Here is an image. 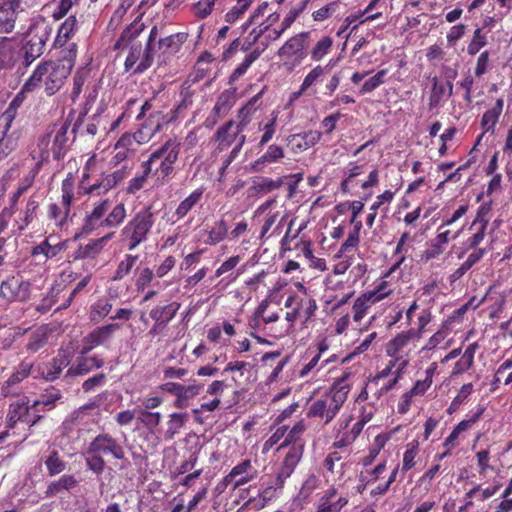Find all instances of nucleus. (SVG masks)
I'll list each match as a JSON object with an SVG mask.
<instances>
[{"label": "nucleus", "mask_w": 512, "mask_h": 512, "mask_svg": "<svg viewBox=\"0 0 512 512\" xmlns=\"http://www.w3.org/2000/svg\"><path fill=\"white\" fill-rule=\"evenodd\" d=\"M351 372H344L334 379L329 389L315 399L307 409L308 418H319L324 424H329L340 412L352 388Z\"/></svg>", "instance_id": "obj_1"}, {"label": "nucleus", "mask_w": 512, "mask_h": 512, "mask_svg": "<svg viewBox=\"0 0 512 512\" xmlns=\"http://www.w3.org/2000/svg\"><path fill=\"white\" fill-rule=\"evenodd\" d=\"M127 216L126 207L118 203L111 208L108 198L93 203L83 219L82 232L92 233L98 229H111L119 227Z\"/></svg>", "instance_id": "obj_2"}, {"label": "nucleus", "mask_w": 512, "mask_h": 512, "mask_svg": "<svg viewBox=\"0 0 512 512\" xmlns=\"http://www.w3.org/2000/svg\"><path fill=\"white\" fill-rule=\"evenodd\" d=\"M70 123L67 120L56 122L49 126L46 132L37 140L36 146L31 150L33 160L44 164L49 159L50 152L54 158L60 159L68 149V131Z\"/></svg>", "instance_id": "obj_3"}, {"label": "nucleus", "mask_w": 512, "mask_h": 512, "mask_svg": "<svg viewBox=\"0 0 512 512\" xmlns=\"http://www.w3.org/2000/svg\"><path fill=\"white\" fill-rule=\"evenodd\" d=\"M180 152V143L176 139L167 140L143 162L142 167L151 172L154 186H162L171 177Z\"/></svg>", "instance_id": "obj_4"}, {"label": "nucleus", "mask_w": 512, "mask_h": 512, "mask_svg": "<svg viewBox=\"0 0 512 512\" xmlns=\"http://www.w3.org/2000/svg\"><path fill=\"white\" fill-rule=\"evenodd\" d=\"M70 66L61 62L46 61L39 64L24 84V91H34L43 86L47 95H54L70 74Z\"/></svg>", "instance_id": "obj_5"}, {"label": "nucleus", "mask_w": 512, "mask_h": 512, "mask_svg": "<svg viewBox=\"0 0 512 512\" xmlns=\"http://www.w3.org/2000/svg\"><path fill=\"white\" fill-rule=\"evenodd\" d=\"M187 39L185 33H175L169 36L159 38L157 27H153L150 31L147 45L145 48V55L140 64L136 67V72H143L148 69L155 57L165 61L166 57L177 53L183 43Z\"/></svg>", "instance_id": "obj_6"}, {"label": "nucleus", "mask_w": 512, "mask_h": 512, "mask_svg": "<svg viewBox=\"0 0 512 512\" xmlns=\"http://www.w3.org/2000/svg\"><path fill=\"white\" fill-rule=\"evenodd\" d=\"M286 447L288 450L276 475L263 483L265 488L259 494L263 499H271L275 491L284 487L285 481L293 474L303 456L305 442H297Z\"/></svg>", "instance_id": "obj_7"}, {"label": "nucleus", "mask_w": 512, "mask_h": 512, "mask_svg": "<svg viewBox=\"0 0 512 512\" xmlns=\"http://www.w3.org/2000/svg\"><path fill=\"white\" fill-rule=\"evenodd\" d=\"M52 31L51 23L44 17L36 16L32 19L22 47L24 58L28 64L44 53L45 45Z\"/></svg>", "instance_id": "obj_8"}, {"label": "nucleus", "mask_w": 512, "mask_h": 512, "mask_svg": "<svg viewBox=\"0 0 512 512\" xmlns=\"http://www.w3.org/2000/svg\"><path fill=\"white\" fill-rule=\"evenodd\" d=\"M154 225L153 213L150 208H143L121 230V239L128 243V249L134 250L147 240Z\"/></svg>", "instance_id": "obj_9"}, {"label": "nucleus", "mask_w": 512, "mask_h": 512, "mask_svg": "<svg viewBox=\"0 0 512 512\" xmlns=\"http://www.w3.org/2000/svg\"><path fill=\"white\" fill-rule=\"evenodd\" d=\"M98 161L97 155L93 154L87 160L84 173L81 180V189L84 194L88 195H102L106 194L109 190L115 187L125 177V173L122 170H117L111 174L102 175L101 179L93 184H88L89 178L88 172L91 171Z\"/></svg>", "instance_id": "obj_10"}, {"label": "nucleus", "mask_w": 512, "mask_h": 512, "mask_svg": "<svg viewBox=\"0 0 512 512\" xmlns=\"http://www.w3.org/2000/svg\"><path fill=\"white\" fill-rule=\"evenodd\" d=\"M309 32L299 33L289 38L278 50L283 65L292 70L306 58Z\"/></svg>", "instance_id": "obj_11"}, {"label": "nucleus", "mask_w": 512, "mask_h": 512, "mask_svg": "<svg viewBox=\"0 0 512 512\" xmlns=\"http://www.w3.org/2000/svg\"><path fill=\"white\" fill-rule=\"evenodd\" d=\"M138 33L137 28H128L123 31L114 45L115 49L124 48L126 45L130 46L129 54L125 60V69L126 71L133 70L134 73H137L135 69L145 55V50L142 49L141 43L135 41Z\"/></svg>", "instance_id": "obj_12"}, {"label": "nucleus", "mask_w": 512, "mask_h": 512, "mask_svg": "<svg viewBox=\"0 0 512 512\" xmlns=\"http://www.w3.org/2000/svg\"><path fill=\"white\" fill-rule=\"evenodd\" d=\"M85 453H96L100 456H112L123 459L125 451L123 446L111 435L102 433L97 435L88 445Z\"/></svg>", "instance_id": "obj_13"}, {"label": "nucleus", "mask_w": 512, "mask_h": 512, "mask_svg": "<svg viewBox=\"0 0 512 512\" xmlns=\"http://www.w3.org/2000/svg\"><path fill=\"white\" fill-rule=\"evenodd\" d=\"M30 286L29 281L13 276L1 283L0 296L9 302H24L29 299Z\"/></svg>", "instance_id": "obj_14"}, {"label": "nucleus", "mask_w": 512, "mask_h": 512, "mask_svg": "<svg viewBox=\"0 0 512 512\" xmlns=\"http://www.w3.org/2000/svg\"><path fill=\"white\" fill-rule=\"evenodd\" d=\"M338 490L335 486H330L318 498L315 504L314 512H341L349 503L348 495L337 497Z\"/></svg>", "instance_id": "obj_15"}, {"label": "nucleus", "mask_w": 512, "mask_h": 512, "mask_svg": "<svg viewBox=\"0 0 512 512\" xmlns=\"http://www.w3.org/2000/svg\"><path fill=\"white\" fill-rule=\"evenodd\" d=\"M120 327V324L112 323L94 329L84 338V343L87 346L83 348L81 353L86 354L93 348L106 344Z\"/></svg>", "instance_id": "obj_16"}, {"label": "nucleus", "mask_w": 512, "mask_h": 512, "mask_svg": "<svg viewBox=\"0 0 512 512\" xmlns=\"http://www.w3.org/2000/svg\"><path fill=\"white\" fill-rule=\"evenodd\" d=\"M256 469L252 466L251 461L246 459L236 465L229 474L226 475V487L232 485V489L248 483L256 476Z\"/></svg>", "instance_id": "obj_17"}, {"label": "nucleus", "mask_w": 512, "mask_h": 512, "mask_svg": "<svg viewBox=\"0 0 512 512\" xmlns=\"http://www.w3.org/2000/svg\"><path fill=\"white\" fill-rule=\"evenodd\" d=\"M283 309L278 304H272L269 300L264 299L260 302L254 312V321L257 326L261 323L268 325L274 324L280 318Z\"/></svg>", "instance_id": "obj_18"}, {"label": "nucleus", "mask_w": 512, "mask_h": 512, "mask_svg": "<svg viewBox=\"0 0 512 512\" xmlns=\"http://www.w3.org/2000/svg\"><path fill=\"white\" fill-rule=\"evenodd\" d=\"M504 100L502 98L496 99L494 106L484 112L481 118V128L483 133L478 137L477 143H479L485 133L494 134L495 127L499 122V118L503 112Z\"/></svg>", "instance_id": "obj_19"}, {"label": "nucleus", "mask_w": 512, "mask_h": 512, "mask_svg": "<svg viewBox=\"0 0 512 512\" xmlns=\"http://www.w3.org/2000/svg\"><path fill=\"white\" fill-rule=\"evenodd\" d=\"M321 136V132L309 130L300 134L290 135L288 140L294 152H302L316 145L320 141Z\"/></svg>", "instance_id": "obj_20"}, {"label": "nucleus", "mask_w": 512, "mask_h": 512, "mask_svg": "<svg viewBox=\"0 0 512 512\" xmlns=\"http://www.w3.org/2000/svg\"><path fill=\"white\" fill-rule=\"evenodd\" d=\"M415 338L412 331H402L394 336L386 345V354L392 359L399 361L402 352L409 345L411 340Z\"/></svg>", "instance_id": "obj_21"}, {"label": "nucleus", "mask_w": 512, "mask_h": 512, "mask_svg": "<svg viewBox=\"0 0 512 512\" xmlns=\"http://www.w3.org/2000/svg\"><path fill=\"white\" fill-rule=\"evenodd\" d=\"M115 235V232H110L100 238L93 239L89 241L86 245L81 246L77 252H76V258L79 259H86L90 258L93 259L97 257L101 251L104 249L106 244L112 237Z\"/></svg>", "instance_id": "obj_22"}, {"label": "nucleus", "mask_w": 512, "mask_h": 512, "mask_svg": "<svg viewBox=\"0 0 512 512\" xmlns=\"http://www.w3.org/2000/svg\"><path fill=\"white\" fill-rule=\"evenodd\" d=\"M136 147L132 144L129 133L123 134L114 146V155L110 160L112 166H117L134 154Z\"/></svg>", "instance_id": "obj_23"}, {"label": "nucleus", "mask_w": 512, "mask_h": 512, "mask_svg": "<svg viewBox=\"0 0 512 512\" xmlns=\"http://www.w3.org/2000/svg\"><path fill=\"white\" fill-rule=\"evenodd\" d=\"M24 9L16 8L14 4L11 7L6 6V1L0 4V33H10L15 28L17 14Z\"/></svg>", "instance_id": "obj_24"}, {"label": "nucleus", "mask_w": 512, "mask_h": 512, "mask_svg": "<svg viewBox=\"0 0 512 512\" xmlns=\"http://www.w3.org/2000/svg\"><path fill=\"white\" fill-rule=\"evenodd\" d=\"M26 92L27 91H24V86H23L21 91L15 96V98L9 104V107L6 109V111L0 117V139L3 137V135L6 132H8L11 122L15 117L16 110L22 104V102L24 100V94Z\"/></svg>", "instance_id": "obj_25"}, {"label": "nucleus", "mask_w": 512, "mask_h": 512, "mask_svg": "<svg viewBox=\"0 0 512 512\" xmlns=\"http://www.w3.org/2000/svg\"><path fill=\"white\" fill-rule=\"evenodd\" d=\"M8 427H14L18 422L30 424L29 408L23 401H16L10 405L7 415Z\"/></svg>", "instance_id": "obj_26"}, {"label": "nucleus", "mask_w": 512, "mask_h": 512, "mask_svg": "<svg viewBox=\"0 0 512 512\" xmlns=\"http://www.w3.org/2000/svg\"><path fill=\"white\" fill-rule=\"evenodd\" d=\"M78 22L75 16H69L59 27L53 46L61 48L75 34Z\"/></svg>", "instance_id": "obj_27"}, {"label": "nucleus", "mask_w": 512, "mask_h": 512, "mask_svg": "<svg viewBox=\"0 0 512 512\" xmlns=\"http://www.w3.org/2000/svg\"><path fill=\"white\" fill-rule=\"evenodd\" d=\"M103 363V359L97 356L81 357L76 364L69 368L68 374L71 376L84 375L94 369L100 368Z\"/></svg>", "instance_id": "obj_28"}, {"label": "nucleus", "mask_w": 512, "mask_h": 512, "mask_svg": "<svg viewBox=\"0 0 512 512\" xmlns=\"http://www.w3.org/2000/svg\"><path fill=\"white\" fill-rule=\"evenodd\" d=\"M187 420V413H171L166 421V430L163 432L164 440H172L174 436L180 432Z\"/></svg>", "instance_id": "obj_29"}, {"label": "nucleus", "mask_w": 512, "mask_h": 512, "mask_svg": "<svg viewBox=\"0 0 512 512\" xmlns=\"http://www.w3.org/2000/svg\"><path fill=\"white\" fill-rule=\"evenodd\" d=\"M283 32L281 29H270L269 25L261 23L258 28L252 31L254 34L252 42H259L264 47H267L271 42L277 40Z\"/></svg>", "instance_id": "obj_30"}, {"label": "nucleus", "mask_w": 512, "mask_h": 512, "mask_svg": "<svg viewBox=\"0 0 512 512\" xmlns=\"http://www.w3.org/2000/svg\"><path fill=\"white\" fill-rule=\"evenodd\" d=\"M179 304L171 303L165 306H157L150 311V317L157 322V325H166L176 315Z\"/></svg>", "instance_id": "obj_31"}, {"label": "nucleus", "mask_w": 512, "mask_h": 512, "mask_svg": "<svg viewBox=\"0 0 512 512\" xmlns=\"http://www.w3.org/2000/svg\"><path fill=\"white\" fill-rule=\"evenodd\" d=\"M38 207V201L34 198H29L25 208L20 211L18 218L15 220V226L18 231H23L33 221Z\"/></svg>", "instance_id": "obj_32"}, {"label": "nucleus", "mask_w": 512, "mask_h": 512, "mask_svg": "<svg viewBox=\"0 0 512 512\" xmlns=\"http://www.w3.org/2000/svg\"><path fill=\"white\" fill-rule=\"evenodd\" d=\"M327 72V66L321 65L315 66L311 69L308 74L304 77L302 82V89H309V95H315L317 90L314 87L323 81V78Z\"/></svg>", "instance_id": "obj_33"}, {"label": "nucleus", "mask_w": 512, "mask_h": 512, "mask_svg": "<svg viewBox=\"0 0 512 512\" xmlns=\"http://www.w3.org/2000/svg\"><path fill=\"white\" fill-rule=\"evenodd\" d=\"M203 190L196 189L189 196L180 202L175 210L178 219L185 217L193 208H195L202 200Z\"/></svg>", "instance_id": "obj_34"}, {"label": "nucleus", "mask_w": 512, "mask_h": 512, "mask_svg": "<svg viewBox=\"0 0 512 512\" xmlns=\"http://www.w3.org/2000/svg\"><path fill=\"white\" fill-rule=\"evenodd\" d=\"M373 305L374 303L371 298H369L365 293L358 296L352 305L353 321L360 323Z\"/></svg>", "instance_id": "obj_35"}, {"label": "nucleus", "mask_w": 512, "mask_h": 512, "mask_svg": "<svg viewBox=\"0 0 512 512\" xmlns=\"http://www.w3.org/2000/svg\"><path fill=\"white\" fill-rule=\"evenodd\" d=\"M420 443L417 439L412 440L406 445V450L403 453L401 472L404 475L416 465V458L419 454Z\"/></svg>", "instance_id": "obj_36"}, {"label": "nucleus", "mask_w": 512, "mask_h": 512, "mask_svg": "<svg viewBox=\"0 0 512 512\" xmlns=\"http://www.w3.org/2000/svg\"><path fill=\"white\" fill-rule=\"evenodd\" d=\"M306 430V425L303 420L296 422L290 429L288 428L286 438L283 443L280 444L278 450L286 448V446L296 444L297 442H304L301 438Z\"/></svg>", "instance_id": "obj_37"}, {"label": "nucleus", "mask_w": 512, "mask_h": 512, "mask_svg": "<svg viewBox=\"0 0 512 512\" xmlns=\"http://www.w3.org/2000/svg\"><path fill=\"white\" fill-rule=\"evenodd\" d=\"M333 38L325 35L322 36L310 51V56L313 61H320L328 55L333 47Z\"/></svg>", "instance_id": "obj_38"}, {"label": "nucleus", "mask_w": 512, "mask_h": 512, "mask_svg": "<svg viewBox=\"0 0 512 512\" xmlns=\"http://www.w3.org/2000/svg\"><path fill=\"white\" fill-rule=\"evenodd\" d=\"M200 392V386L196 384H191L184 386L182 385L176 399L174 401V406L179 409L186 408L188 406V401L198 395Z\"/></svg>", "instance_id": "obj_39"}, {"label": "nucleus", "mask_w": 512, "mask_h": 512, "mask_svg": "<svg viewBox=\"0 0 512 512\" xmlns=\"http://www.w3.org/2000/svg\"><path fill=\"white\" fill-rule=\"evenodd\" d=\"M380 17H382V13L381 12H376L374 14L367 15L365 18L360 16V12L359 11L356 12V13H352V14L348 15L344 19L343 24L340 26V28L337 31V36H342L350 28V26L352 24H354L355 22H357V21H359V23L362 24V23L367 22V21L376 20V19H378Z\"/></svg>", "instance_id": "obj_40"}, {"label": "nucleus", "mask_w": 512, "mask_h": 512, "mask_svg": "<svg viewBox=\"0 0 512 512\" xmlns=\"http://www.w3.org/2000/svg\"><path fill=\"white\" fill-rule=\"evenodd\" d=\"M451 333V328H447L446 324L440 325L439 329L426 341L425 345L421 348V353H425L437 348Z\"/></svg>", "instance_id": "obj_41"}, {"label": "nucleus", "mask_w": 512, "mask_h": 512, "mask_svg": "<svg viewBox=\"0 0 512 512\" xmlns=\"http://www.w3.org/2000/svg\"><path fill=\"white\" fill-rule=\"evenodd\" d=\"M70 211L58 203L49 205L48 216L55 225L62 228L68 223Z\"/></svg>", "instance_id": "obj_42"}, {"label": "nucleus", "mask_w": 512, "mask_h": 512, "mask_svg": "<svg viewBox=\"0 0 512 512\" xmlns=\"http://www.w3.org/2000/svg\"><path fill=\"white\" fill-rule=\"evenodd\" d=\"M390 283L386 280H381L372 290L364 292L371 298L374 304L384 300L393 293Z\"/></svg>", "instance_id": "obj_43"}, {"label": "nucleus", "mask_w": 512, "mask_h": 512, "mask_svg": "<svg viewBox=\"0 0 512 512\" xmlns=\"http://www.w3.org/2000/svg\"><path fill=\"white\" fill-rule=\"evenodd\" d=\"M298 319H302L300 307L296 305L291 309V311H287L285 314L286 324L281 326V328L271 334L274 337H281L288 334L293 328Z\"/></svg>", "instance_id": "obj_44"}, {"label": "nucleus", "mask_w": 512, "mask_h": 512, "mask_svg": "<svg viewBox=\"0 0 512 512\" xmlns=\"http://www.w3.org/2000/svg\"><path fill=\"white\" fill-rule=\"evenodd\" d=\"M76 485V479L72 475H63L57 481L49 484L46 494L54 496L62 490H69Z\"/></svg>", "instance_id": "obj_45"}, {"label": "nucleus", "mask_w": 512, "mask_h": 512, "mask_svg": "<svg viewBox=\"0 0 512 512\" xmlns=\"http://www.w3.org/2000/svg\"><path fill=\"white\" fill-rule=\"evenodd\" d=\"M260 53H261L260 51L255 49V50L245 54V58L243 59L241 64H239L234 69L233 73L231 74V76L229 78V82L232 83L233 81L237 80L239 77L244 75L246 73V71L248 70V68L251 66V64L256 59H258V57L260 56Z\"/></svg>", "instance_id": "obj_46"}, {"label": "nucleus", "mask_w": 512, "mask_h": 512, "mask_svg": "<svg viewBox=\"0 0 512 512\" xmlns=\"http://www.w3.org/2000/svg\"><path fill=\"white\" fill-rule=\"evenodd\" d=\"M387 73V69L379 70L375 75H373L363 83L359 90V93L361 95H365L376 90L385 82V77Z\"/></svg>", "instance_id": "obj_47"}, {"label": "nucleus", "mask_w": 512, "mask_h": 512, "mask_svg": "<svg viewBox=\"0 0 512 512\" xmlns=\"http://www.w3.org/2000/svg\"><path fill=\"white\" fill-rule=\"evenodd\" d=\"M32 368V363L30 362H22L16 371L9 377V379L5 382L3 389L6 390L21 381H23L30 373Z\"/></svg>", "instance_id": "obj_48"}, {"label": "nucleus", "mask_w": 512, "mask_h": 512, "mask_svg": "<svg viewBox=\"0 0 512 512\" xmlns=\"http://www.w3.org/2000/svg\"><path fill=\"white\" fill-rule=\"evenodd\" d=\"M472 391H473L472 383L463 384L462 387L460 388L458 394L451 401V403L447 409V413L452 414V413L456 412L460 408V406L467 400V398L471 395Z\"/></svg>", "instance_id": "obj_49"}, {"label": "nucleus", "mask_w": 512, "mask_h": 512, "mask_svg": "<svg viewBox=\"0 0 512 512\" xmlns=\"http://www.w3.org/2000/svg\"><path fill=\"white\" fill-rule=\"evenodd\" d=\"M112 309V304L106 299H100L91 306L90 319L99 322L106 317Z\"/></svg>", "instance_id": "obj_50"}, {"label": "nucleus", "mask_w": 512, "mask_h": 512, "mask_svg": "<svg viewBox=\"0 0 512 512\" xmlns=\"http://www.w3.org/2000/svg\"><path fill=\"white\" fill-rule=\"evenodd\" d=\"M487 36L481 28L475 29L471 41L467 45V53L471 56L476 55L483 47L487 45Z\"/></svg>", "instance_id": "obj_51"}, {"label": "nucleus", "mask_w": 512, "mask_h": 512, "mask_svg": "<svg viewBox=\"0 0 512 512\" xmlns=\"http://www.w3.org/2000/svg\"><path fill=\"white\" fill-rule=\"evenodd\" d=\"M19 135L15 132L7 135V132L0 139V161L5 159L18 144Z\"/></svg>", "instance_id": "obj_52"}, {"label": "nucleus", "mask_w": 512, "mask_h": 512, "mask_svg": "<svg viewBox=\"0 0 512 512\" xmlns=\"http://www.w3.org/2000/svg\"><path fill=\"white\" fill-rule=\"evenodd\" d=\"M69 364V360L66 356H60L55 358L52 363L46 367V371H43V375L47 380H54L61 373L62 369Z\"/></svg>", "instance_id": "obj_53"}, {"label": "nucleus", "mask_w": 512, "mask_h": 512, "mask_svg": "<svg viewBox=\"0 0 512 512\" xmlns=\"http://www.w3.org/2000/svg\"><path fill=\"white\" fill-rule=\"evenodd\" d=\"M360 243V237L356 233H349L347 239L341 244L334 257L347 256L352 254L355 256V251Z\"/></svg>", "instance_id": "obj_54"}, {"label": "nucleus", "mask_w": 512, "mask_h": 512, "mask_svg": "<svg viewBox=\"0 0 512 512\" xmlns=\"http://www.w3.org/2000/svg\"><path fill=\"white\" fill-rule=\"evenodd\" d=\"M486 408L483 405H478L475 412H473L468 418L460 421L454 428L459 432V434L471 429L474 424H476L483 416Z\"/></svg>", "instance_id": "obj_55"}, {"label": "nucleus", "mask_w": 512, "mask_h": 512, "mask_svg": "<svg viewBox=\"0 0 512 512\" xmlns=\"http://www.w3.org/2000/svg\"><path fill=\"white\" fill-rule=\"evenodd\" d=\"M433 318L432 311L429 308L423 309L417 318V328H411L415 338L420 339L426 332V327L431 323Z\"/></svg>", "instance_id": "obj_56"}, {"label": "nucleus", "mask_w": 512, "mask_h": 512, "mask_svg": "<svg viewBox=\"0 0 512 512\" xmlns=\"http://www.w3.org/2000/svg\"><path fill=\"white\" fill-rule=\"evenodd\" d=\"M340 8L339 1H332L312 13L313 20L322 22L332 17Z\"/></svg>", "instance_id": "obj_57"}, {"label": "nucleus", "mask_w": 512, "mask_h": 512, "mask_svg": "<svg viewBox=\"0 0 512 512\" xmlns=\"http://www.w3.org/2000/svg\"><path fill=\"white\" fill-rule=\"evenodd\" d=\"M492 210V201L485 202L481 204L476 212L475 219L470 225V230H473L475 226L482 225L488 227L489 223V214Z\"/></svg>", "instance_id": "obj_58"}, {"label": "nucleus", "mask_w": 512, "mask_h": 512, "mask_svg": "<svg viewBox=\"0 0 512 512\" xmlns=\"http://www.w3.org/2000/svg\"><path fill=\"white\" fill-rule=\"evenodd\" d=\"M487 227L477 225L472 231H474L465 241V250L478 249L479 245L483 242L486 236Z\"/></svg>", "instance_id": "obj_59"}, {"label": "nucleus", "mask_w": 512, "mask_h": 512, "mask_svg": "<svg viewBox=\"0 0 512 512\" xmlns=\"http://www.w3.org/2000/svg\"><path fill=\"white\" fill-rule=\"evenodd\" d=\"M253 0H237L236 4L226 13V22L234 23L250 7Z\"/></svg>", "instance_id": "obj_60"}, {"label": "nucleus", "mask_w": 512, "mask_h": 512, "mask_svg": "<svg viewBox=\"0 0 512 512\" xmlns=\"http://www.w3.org/2000/svg\"><path fill=\"white\" fill-rule=\"evenodd\" d=\"M310 1L311 0H302L297 7L290 9L281 23V31H286L293 24V22L305 10Z\"/></svg>", "instance_id": "obj_61"}, {"label": "nucleus", "mask_w": 512, "mask_h": 512, "mask_svg": "<svg viewBox=\"0 0 512 512\" xmlns=\"http://www.w3.org/2000/svg\"><path fill=\"white\" fill-rule=\"evenodd\" d=\"M284 157L283 148L279 145H270L266 152L257 160V163H275Z\"/></svg>", "instance_id": "obj_62"}, {"label": "nucleus", "mask_w": 512, "mask_h": 512, "mask_svg": "<svg viewBox=\"0 0 512 512\" xmlns=\"http://www.w3.org/2000/svg\"><path fill=\"white\" fill-rule=\"evenodd\" d=\"M46 341H47V329L39 328L32 333L30 340L27 344V349L32 352H36L37 350H39L41 347L44 346Z\"/></svg>", "instance_id": "obj_63"}, {"label": "nucleus", "mask_w": 512, "mask_h": 512, "mask_svg": "<svg viewBox=\"0 0 512 512\" xmlns=\"http://www.w3.org/2000/svg\"><path fill=\"white\" fill-rule=\"evenodd\" d=\"M156 133L150 128L142 125L134 134H129L132 144L136 147L148 143Z\"/></svg>", "instance_id": "obj_64"}]
</instances>
